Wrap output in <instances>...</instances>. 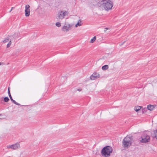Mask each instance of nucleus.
I'll return each mask as SVG.
<instances>
[{"mask_svg": "<svg viewBox=\"0 0 157 157\" xmlns=\"http://www.w3.org/2000/svg\"><path fill=\"white\" fill-rule=\"evenodd\" d=\"M112 148L110 146H107L104 147L101 151V154L103 156L108 157L113 151Z\"/></svg>", "mask_w": 157, "mask_h": 157, "instance_id": "f03ea898", "label": "nucleus"}, {"mask_svg": "<svg viewBox=\"0 0 157 157\" xmlns=\"http://www.w3.org/2000/svg\"><path fill=\"white\" fill-rule=\"evenodd\" d=\"M9 100V99L7 97H6L4 98V101L5 102H7Z\"/></svg>", "mask_w": 157, "mask_h": 157, "instance_id": "f3484780", "label": "nucleus"}, {"mask_svg": "<svg viewBox=\"0 0 157 157\" xmlns=\"http://www.w3.org/2000/svg\"><path fill=\"white\" fill-rule=\"evenodd\" d=\"M56 25L57 27H60L61 26V23L59 22H56Z\"/></svg>", "mask_w": 157, "mask_h": 157, "instance_id": "412c9836", "label": "nucleus"}, {"mask_svg": "<svg viewBox=\"0 0 157 157\" xmlns=\"http://www.w3.org/2000/svg\"><path fill=\"white\" fill-rule=\"evenodd\" d=\"M81 21L80 20H79L78 21V22L76 24L75 27H77L78 26H81L82 25L81 24Z\"/></svg>", "mask_w": 157, "mask_h": 157, "instance_id": "4468645a", "label": "nucleus"}, {"mask_svg": "<svg viewBox=\"0 0 157 157\" xmlns=\"http://www.w3.org/2000/svg\"><path fill=\"white\" fill-rule=\"evenodd\" d=\"M11 44V40H10L7 45V47L9 48Z\"/></svg>", "mask_w": 157, "mask_h": 157, "instance_id": "aec40b11", "label": "nucleus"}, {"mask_svg": "<svg viewBox=\"0 0 157 157\" xmlns=\"http://www.w3.org/2000/svg\"><path fill=\"white\" fill-rule=\"evenodd\" d=\"M82 90V89H77V90L79 91H81Z\"/></svg>", "mask_w": 157, "mask_h": 157, "instance_id": "5701e85b", "label": "nucleus"}, {"mask_svg": "<svg viewBox=\"0 0 157 157\" xmlns=\"http://www.w3.org/2000/svg\"><path fill=\"white\" fill-rule=\"evenodd\" d=\"M96 39V36L94 37L91 40L90 42L91 43H94Z\"/></svg>", "mask_w": 157, "mask_h": 157, "instance_id": "dca6fc26", "label": "nucleus"}, {"mask_svg": "<svg viewBox=\"0 0 157 157\" xmlns=\"http://www.w3.org/2000/svg\"><path fill=\"white\" fill-rule=\"evenodd\" d=\"M133 138L132 136L128 137V136L125 137L122 141V146L124 148H128V147L132 145V140Z\"/></svg>", "mask_w": 157, "mask_h": 157, "instance_id": "7ed1b4c3", "label": "nucleus"}, {"mask_svg": "<svg viewBox=\"0 0 157 157\" xmlns=\"http://www.w3.org/2000/svg\"><path fill=\"white\" fill-rule=\"evenodd\" d=\"M30 10H25V14L26 17H28L30 15Z\"/></svg>", "mask_w": 157, "mask_h": 157, "instance_id": "9b49d317", "label": "nucleus"}, {"mask_svg": "<svg viewBox=\"0 0 157 157\" xmlns=\"http://www.w3.org/2000/svg\"><path fill=\"white\" fill-rule=\"evenodd\" d=\"M72 25L70 24H66L62 28V30L65 32H68L71 29Z\"/></svg>", "mask_w": 157, "mask_h": 157, "instance_id": "0eeeda50", "label": "nucleus"}, {"mask_svg": "<svg viewBox=\"0 0 157 157\" xmlns=\"http://www.w3.org/2000/svg\"><path fill=\"white\" fill-rule=\"evenodd\" d=\"M104 32H106V30H104Z\"/></svg>", "mask_w": 157, "mask_h": 157, "instance_id": "c756f323", "label": "nucleus"}, {"mask_svg": "<svg viewBox=\"0 0 157 157\" xmlns=\"http://www.w3.org/2000/svg\"><path fill=\"white\" fill-rule=\"evenodd\" d=\"M9 41V37H6L5 39L3 41V42L4 43H6Z\"/></svg>", "mask_w": 157, "mask_h": 157, "instance_id": "2eb2a0df", "label": "nucleus"}, {"mask_svg": "<svg viewBox=\"0 0 157 157\" xmlns=\"http://www.w3.org/2000/svg\"><path fill=\"white\" fill-rule=\"evenodd\" d=\"M109 29L108 28H106L105 29H106V30H107V29Z\"/></svg>", "mask_w": 157, "mask_h": 157, "instance_id": "a878e982", "label": "nucleus"}, {"mask_svg": "<svg viewBox=\"0 0 157 157\" xmlns=\"http://www.w3.org/2000/svg\"><path fill=\"white\" fill-rule=\"evenodd\" d=\"M6 148H10L13 150H17L20 148V145L19 143H17L14 144L9 145L6 146Z\"/></svg>", "mask_w": 157, "mask_h": 157, "instance_id": "423d86ee", "label": "nucleus"}, {"mask_svg": "<svg viewBox=\"0 0 157 157\" xmlns=\"http://www.w3.org/2000/svg\"><path fill=\"white\" fill-rule=\"evenodd\" d=\"M154 132L155 134V137L157 140V129L156 130L154 131Z\"/></svg>", "mask_w": 157, "mask_h": 157, "instance_id": "6ab92c4d", "label": "nucleus"}, {"mask_svg": "<svg viewBox=\"0 0 157 157\" xmlns=\"http://www.w3.org/2000/svg\"><path fill=\"white\" fill-rule=\"evenodd\" d=\"M13 7H12V8H11V10H10V12L12 11V10H13Z\"/></svg>", "mask_w": 157, "mask_h": 157, "instance_id": "393cba45", "label": "nucleus"}, {"mask_svg": "<svg viewBox=\"0 0 157 157\" xmlns=\"http://www.w3.org/2000/svg\"><path fill=\"white\" fill-rule=\"evenodd\" d=\"M30 6L29 5H26L25 6V10H30Z\"/></svg>", "mask_w": 157, "mask_h": 157, "instance_id": "4be33fe9", "label": "nucleus"}, {"mask_svg": "<svg viewBox=\"0 0 157 157\" xmlns=\"http://www.w3.org/2000/svg\"><path fill=\"white\" fill-rule=\"evenodd\" d=\"M68 11L63 10L61 11L58 13V17L60 19H62L64 18V17L68 15Z\"/></svg>", "mask_w": 157, "mask_h": 157, "instance_id": "39448f33", "label": "nucleus"}, {"mask_svg": "<svg viewBox=\"0 0 157 157\" xmlns=\"http://www.w3.org/2000/svg\"><path fill=\"white\" fill-rule=\"evenodd\" d=\"M147 108H145L143 109H142V112L143 113H146L147 110Z\"/></svg>", "mask_w": 157, "mask_h": 157, "instance_id": "a211bd4d", "label": "nucleus"}, {"mask_svg": "<svg viewBox=\"0 0 157 157\" xmlns=\"http://www.w3.org/2000/svg\"><path fill=\"white\" fill-rule=\"evenodd\" d=\"M109 66L107 65H105L102 67V69L104 71L107 70Z\"/></svg>", "mask_w": 157, "mask_h": 157, "instance_id": "f8f14e48", "label": "nucleus"}, {"mask_svg": "<svg viewBox=\"0 0 157 157\" xmlns=\"http://www.w3.org/2000/svg\"><path fill=\"white\" fill-rule=\"evenodd\" d=\"M2 64L0 62V65H1Z\"/></svg>", "mask_w": 157, "mask_h": 157, "instance_id": "cd10ccee", "label": "nucleus"}, {"mask_svg": "<svg viewBox=\"0 0 157 157\" xmlns=\"http://www.w3.org/2000/svg\"><path fill=\"white\" fill-rule=\"evenodd\" d=\"M98 6L106 11L111 10L113 6V2L110 0H102L99 3Z\"/></svg>", "mask_w": 157, "mask_h": 157, "instance_id": "f257e3e1", "label": "nucleus"}, {"mask_svg": "<svg viewBox=\"0 0 157 157\" xmlns=\"http://www.w3.org/2000/svg\"><path fill=\"white\" fill-rule=\"evenodd\" d=\"M10 87H9L8 88V95H9V96L11 100V101L14 104H15L17 105H20V104L16 102L15 100H13L11 96V94H10Z\"/></svg>", "mask_w": 157, "mask_h": 157, "instance_id": "1a4fd4ad", "label": "nucleus"}, {"mask_svg": "<svg viewBox=\"0 0 157 157\" xmlns=\"http://www.w3.org/2000/svg\"><path fill=\"white\" fill-rule=\"evenodd\" d=\"M2 64L3 65H4V63H2Z\"/></svg>", "mask_w": 157, "mask_h": 157, "instance_id": "c85d7f7f", "label": "nucleus"}, {"mask_svg": "<svg viewBox=\"0 0 157 157\" xmlns=\"http://www.w3.org/2000/svg\"><path fill=\"white\" fill-rule=\"evenodd\" d=\"M100 77V75L98 73L96 72H94L90 76V79L91 80H95L99 78Z\"/></svg>", "mask_w": 157, "mask_h": 157, "instance_id": "6e6552de", "label": "nucleus"}, {"mask_svg": "<svg viewBox=\"0 0 157 157\" xmlns=\"http://www.w3.org/2000/svg\"><path fill=\"white\" fill-rule=\"evenodd\" d=\"M141 107L140 106H138L137 107H135L134 109L135 111L136 112H137L139 110H140L141 109Z\"/></svg>", "mask_w": 157, "mask_h": 157, "instance_id": "ddd939ff", "label": "nucleus"}, {"mask_svg": "<svg viewBox=\"0 0 157 157\" xmlns=\"http://www.w3.org/2000/svg\"><path fill=\"white\" fill-rule=\"evenodd\" d=\"M125 41H124V42H123V43L121 44L120 45H123L125 43Z\"/></svg>", "mask_w": 157, "mask_h": 157, "instance_id": "b1692460", "label": "nucleus"}, {"mask_svg": "<svg viewBox=\"0 0 157 157\" xmlns=\"http://www.w3.org/2000/svg\"><path fill=\"white\" fill-rule=\"evenodd\" d=\"M155 106L156 105H149L147 106V109L148 110L150 111H152L154 109Z\"/></svg>", "mask_w": 157, "mask_h": 157, "instance_id": "9d476101", "label": "nucleus"}, {"mask_svg": "<svg viewBox=\"0 0 157 157\" xmlns=\"http://www.w3.org/2000/svg\"><path fill=\"white\" fill-rule=\"evenodd\" d=\"M2 116V115L1 114H0V116Z\"/></svg>", "mask_w": 157, "mask_h": 157, "instance_id": "bb28decb", "label": "nucleus"}, {"mask_svg": "<svg viewBox=\"0 0 157 157\" xmlns=\"http://www.w3.org/2000/svg\"><path fill=\"white\" fill-rule=\"evenodd\" d=\"M141 139L140 140V141L142 143H147L149 142L150 140V136L145 132L143 133Z\"/></svg>", "mask_w": 157, "mask_h": 157, "instance_id": "20e7f679", "label": "nucleus"}]
</instances>
